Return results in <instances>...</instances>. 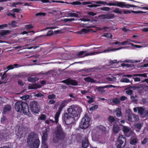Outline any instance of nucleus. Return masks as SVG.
<instances>
[{"mask_svg": "<svg viewBox=\"0 0 148 148\" xmlns=\"http://www.w3.org/2000/svg\"><path fill=\"white\" fill-rule=\"evenodd\" d=\"M27 143L30 148H38L40 141L37 134L34 132H30L28 136Z\"/></svg>", "mask_w": 148, "mask_h": 148, "instance_id": "f257e3e1", "label": "nucleus"}, {"mask_svg": "<svg viewBox=\"0 0 148 148\" xmlns=\"http://www.w3.org/2000/svg\"><path fill=\"white\" fill-rule=\"evenodd\" d=\"M14 108L17 112H23L29 116H30L31 115L29 111L28 105L27 103L22 101L16 102L15 103Z\"/></svg>", "mask_w": 148, "mask_h": 148, "instance_id": "f03ea898", "label": "nucleus"}, {"mask_svg": "<svg viewBox=\"0 0 148 148\" xmlns=\"http://www.w3.org/2000/svg\"><path fill=\"white\" fill-rule=\"evenodd\" d=\"M56 136L53 138V141L55 143H57L60 140H62L64 138L65 134L63 131L60 125H59L56 128L54 132Z\"/></svg>", "mask_w": 148, "mask_h": 148, "instance_id": "7ed1b4c3", "label": "nucleus"}, {"mask_svg": "<svg viewBox=\"0 0 148 148\" xmlns=\"http://www.w3.org/2000/svg\"><path fill=\"white\" fill-rule=\"evenodd\" d=\"M125 117L127 120L130 122L138 121L139 120L138 116L133 113L130 110L126 111Z\"/></svg>", "mask_w": 148, "mask_h": 148, "instance_id": "20e7f679", "label": "nucleus"}, {"mask_svg": "<svg viewBox=\"0 0 148 148\" xmlns=\"http://www.w3.org/2000/svg\"><path fill=\"white\" fill-rule=\"evenodd\" d=\"M90 118L89 117L87 114H85L79 123V127L82 129L88 128L90 125Z\"/></svg>", "mask_w": 148, "mask_h": 148, "instance_id": "39448f33", "label": "nucleus"}, {"mask_svg": "<svg viewBox=\"0 0 148 148\" xmlns=\"http://www.w3.org/2000/svg\"><path fill=\"white\" fill-rule=\"evenodd\" d=\"M67 111L68 113L71 115L73 117L78 119L80 116V113L78 110V108L74 106H70L68 109Z\"/></svg>", "mask_w": 148, "mask_h": 148, "instance_id": "423d86ee", "label": "nucleus"}, {"mask_svg": "<svg viewBox=\"0 0 148 148\" xmlns=\"http://www.w3.org/2000/svg\"><path fill=\"white\" fill-rule=\"evenodd\" d=\"M30 110L33 113H38L40 111V107L37 102L35 101H31L29 105Z\"/></svg>", "mask_w": 148, "mask_h": 148, "instance_id": "0eeeda50", "label": "nucleus"}, {"mask_svg": "<svg viewBox=\"0 0 148 148\" xmlns=\"http://www.w3.org/2000/svg\"><path fill=\"white\" fill-rule=\"evenodd\" d=\"M135 112H138V114L141 117H144L147 116L148 115V110L145 112V110L143 107H135L133 109Z\"/></svg>", "mask_w": 148, "mask_h": 148, "instance_id": "6e6552de", "label": "nucleus"}, {"mask_svg": "<svg viewBox=\"0 0 148 148\" xmlns=\"http://www.w3.org/2000/svg\"><path fill=\"white\" fill-rule=\"evenodd\" d=\"M63 118L64 119L65 123L66 125H70L73 123L75 121V119L74 117H72L67 113H65Z\"/></svg>", "mask_w": 148, "mask_h": 148, "instance_id": "1a4fd4ad", "label": "nucleus"}, {"mask_svg": "<svg viewBox=\"0 0 148 148\" xmlns=\"http://www.w3.org/2000/svg\"><path fill=\"white\" fill-rule=\"evenodd\" d=\"M66 102L67 101L66 100H64L61 102V104L56 114L55 115V119L56 123V124L58 122V118L60 114V112L62 111L63 108L65 107L66 105Z\"/></svg>", "mask_w": 148, "mask_h": 148, "instance_id": "9d476101", "label": "nucleus"}, {"mask_svg": "<svg viewBox=\"0 0 148 148\" xmlns=\"http://www.w3.org/2000/svg\"><path fill=\"white\" fill-rule=\"evenodd\" d=\"M126 138L122 135H120L117 139V148H124L125 145L123 144L124 142H126Z\"/></svg>", "mask_w": 148, "mask_h": 148, "instance_id": "9b49d317", "label": "nucleus"}, {"mask_svg": "<svg viewBox=\"0 0 148 148\" xmlns=\"http://www.w3.org/2000/svg\"><path fill=\"white\" fill-rule=\"evenodd\" d=\"M112 87L114 88L115 86L111 85H108L103 87H97L96 88V90L98 93L102 94L104 93L105 92V90L103 89L104 88H111Z\"/></svg>", "mask_w": 148, "mask_h": 148, "instance_id": "f8f14e48", "label": "nucleus"}, {"mask_svg": "<svg viewBox=\"0 0 148 148\" xmlns=\"http://www.w3.org/2000/svg\"><path fill=\"white\" fill-rule=\"evenodd\" d=\"M48 131L46 129L43 132L42 136V145H45L46 144V142L47 140Z\"/></svg>", "mask_w": 148, "mask_h": 148, "instance_id": "ddd939ff", "label": "nucleus"}, {"mask_svg": "<svg viewBox=\"0 0 148 148\" xmlns=\"http://www.w3.org/2000/svg\"><path fill=\"white\" fill-rule=\"evenodd\" d=\"M62 82L68 85L71 84L73 86H76L77 84V82L75 80L70 79H68L66 80H63Z\"/></svg>", "mask_w": 148, "mask_h": 148, "instance_id": "4468645a", "label": "nucleus"}, {"mask_svg": "<svg viewBox=\"0 0 148 148\" xmlns=\"http://www.w3.org/2000/svg\"><path fill=\"white\" fill-rule=\"evenodd\" d=\"M86 52L85 51H82L78 53L77 56L79 58H82L89 56L94 55L95 54V52H92L90 53H86L84 55V53Z\"/></svg>", "mask_w": 148, "mask_h": 148, "instance_id": "2eb2a0df", "label": "nucleus"}, {"mask_svg": "<svg viewBox=\"0 0 148 148\" xmlns=\"http://www.w3.org/2000/svg\"><path fill=\"white\" fill-rule=\"evenodd\" d=\"M130 7L140 8V7L136 6L133 5H131L129 4H127L125 2H122L121 8H130Z\"/></svg>", "mask_w": 148, "mask_h": 148, "instance_id": "dca6fc26", "label": "nucleus"}, {"mask_svg": "<svg viewBox=\"0 0 148 148\" xmlns=\"http://www.w3.org/2000/svg\"><path fill=\"white\" fill-rule=\"evenodd\" d=\"M108 120V124L110 126H112L114 123H115L116 119L114 117L110 115L109 116Z\"/></svg>", "mask_w": 148, "mask_h": 148, "instance_id": "f3484780", "label": "nucleus"}, {"mask_svg": "<svg viewBox=\"0 0 148 148\" xmlns=\"http://www.w3.org/2000/svg\"><path fill=\"white\" fill-rule=\"evenodd\" d=\"M89 144V142L88 138L86 137L82 141V148H86L88 146Z\"/></svg>", "mask_w": 148, "mask_h": 148, "instance_id": "a211bd4d", "label": "nucleus"}, {"mask_svg": "<svg viewBox=\"0 0 148 148\" xmlns=\"http://www.w3.org/2000/svg\"><path fill=\"white\" fill-rule=\"evenodd\" d=\"M120 128L118 124L115 123L114 124L112 128V131L114 134H116L119 133L120 130Z\"/></svg>", "mask_w": 148, "mask_h": 148, "instance_id": "6ab92c4d", "label": "nucleus"}, {"mask_svg": "<svg viewBox=\"0 0 148 148\" xmlns=\"http://www.w3.org/2000/svg\"><path fill=\"white\" fill-rule=\"evenodd\" d=\"M122 2H119L118 1H115L113 3H109L108 4V5L110 6H117L120 8H121V4Z\"/></svg>", "mask_w": 148, "mask_h": 148, "instance_id": "aec40b11", "label": "nucleus"}, {"mask_svg": "<svg viewBox=\"0 0 148 148\" xmlns=\"http://www.w3.org/2000/svg\"><path fill=\"white\" fill-rule=\"evenodd\" d=\"M41 87V86L40 84L38 83H35L32 84L30 86H29L28 88L29 89H33L40 88Z\"/></svg>", "mask_w": 148, "mask_h": 148, "instance_id": "412c9836", "label": "nucleus"}, {"mask_svg": "<svg viewBox=\"0 0 148 148\" xmlns=\"http://www.w3.org/2000/svg\"><path fill=\"white\" fill-rule=\"evenodd\" d=\"M123 12L124 14H130L131 13H133L136 14L143 13V12L141 11H134V10H131L130 11L129 10H124L123 11Z\"/></svg>", "mask_w": 148, "mask_h": 148, "instance_id": "4be33fe9", "label": "nucleus"}, {"mask_svg": "<svg viewBox=\"0 0 148 148\" xmlns=\"http://www.w3.org/2000/svg\"><path fill=\"white\" fill-rule=\"evenodd\" d=\"M11 109V106L9 105L5 106L3 108V112L4 114H6L7 112H9Z\"/></svg>", "mask_w": 148, "mask_h": 148, "instance_id": "5701e85b", "label": "nucleus"}, {"mask_svg": "<svg viewBox=\"0 0 148 148\" xmlns=\"http://www.w3.org/2000/svg\"><path fill=\"white\" fill-rule=\"evenodd\" d=\"M104 19H110L113 18L114 16V15L111 14H107L102 15Z\"/></svg>", "mask_w": 148, "mask_h": 148, "instance_id": "b1692460", "label": "nucleus"}, {"mask_svg": "<svg viewBox=\"0 0 148 148\" xmlns=\"http://www.w3.org/2000/svg\"><path fill=\"white\" fill-rule=\"evenodd\" d=\"M95 68V67L91 68L89 69L85 68L82 69V71H84L86 73H88L94 71V69Z\"/></svg>", "mask_w": 148, "mask_h": 148, "instance_id": "393cba45", "label": "nucleus"}, {"mask_svg": "<svg viewBox=\"0 0 148 148\" xmlns=\"http://www.w3.org/2000/svg\"><path fill=\"white\" fill-rule=\"evenodd\" d=\"M99 130L102 133L106 134V128L103 125L99 126L98 127Z\"/></svg>", "mask_w": 148, "mask_h": 148, "instance_id": "a878e982", "label": "nucleus"}, {"mask_svg": "<svg viewBox=\"0 0 148 148\" xmlns=\"http://www.w3.org/2000/svg\"><path fill=\"white\" fill-rule=\"evenodd\" d=\"M122 130L125 134L126 133L129 132L130 130V128L127 126H123L122 128Z\"/></svg>", "mask_w": 148, "mask_h": 148, "instance_id": "bb28decb", "label": "nucleus"}, {"mask_svg": "<svg viewBox=\"0 0 148 148\" xmlns=\"http://www.w3.org/2000/svg\"><path fill=\"white\" fill-rule=\"evenodd\" d=\"M38 79V78L37 77H29L27 78L28 81L29 82H34Z\"/></svg>", "mask_w": 148, "mask_h": 148, "instance_id": "cd10ccee", "label": "nucleus"}, {"mask_svg": "<svg viewBox=\"0 0 148 148\" xmlns=\"http://www.w3.org/2000/svg\"><path fill=\"white\" fill-rule=\"evenodd\" d=\"M140 60H125L123 61L124 62H126V63H138L140 62Z\"/></svg>", "mask_w": 148, "mask_h": 148, "instance_id": "c85d7f7f", "label": "nucleus"}, {"mask_svg": "<svg viewBox=\"0 0 148 148\" xmlns=\"http://www.w3.org/2000/svg\"><path fill=\"white\" fill-rule=\"evenodd\" d=\"M18 65V64H14L13 65H10L8 66L7 67V68L8 69L7 70L8 71L9 70L12 69H14L15 68V67H17Z\"/></svg>", "mask_w": 148, "mask_h": 148, "instance_id": "c756f323", "label": "nucleus"}, {"mask_svg": "<svg viewBox=\"0 0 148 148\" xmlns=\"http://www.w3.org/2000/svg\"><path fill=\"white\" fill-rule=\"evenodd\" d=\"M117 116L119 117L122 116V113L121 110L119 108H117L115 111Z\"/></svg>", "mask_w": 148, "mask_h": 148, "instance_id": "7c9ffc66", "label": "nucleus"}, {"mask_svg": "<svg viewBox=\"0 0 148 148\" xmlns=\"http://www.w3.org/2000/svg\"><path fill=\"white\" fill-rule=\"evenodd\" d=\"M89 32V31L88 29L86 28H83L80 31L77 32V33L78 34H82L83 32L84 33H87Z\"/></svg>", "mask_w": 148, "mask_h": 148, "instance_id": "2f4dec72", "label": "nucleus"}, {"mask_svg": "<svg viewBox=\"0 0 148 148\" xmlns=\"http://www.w3.org/2000/svg\"><path fill=\"white\" fill-rule=\"evenodd\" d=\"M110 27L107 26H105L104 27L101 28L100 27H97L96 30H97L101 31L102 30H104L105 32H107V30L106 29H109Z\"/></svg>", "mask_w": 148, "mask_h": 148, "instance_id": "473e14b6", "label": "nucleus"}, {"mask_svg": "<svg viewBox=\"0 0 148 148\" xmlns=\"http://www.w3.org/2000/svg\"><path fill=\"white\" fill-rule=\"evenodd\" d=\"M124 48V47H120V48H117L111 49L110 48H108V49H106L105 50V51L109 52V51H111L118 50H120Z\"/></svg>", "mask_w": 148, "mask_h": 148, "instance_id": "72a5a7b5", "label": "nucleus"}, {"mask_svg": "<svg viewBox=\"0 0 148 148\" xmlns=\"http://www.w3.org/2000/svg\"><path fill=\"white\" fill-rule=\"evenodd\" d=\"M84 79L85 81L88 82H90L93 83L95 82V80L92 78L90 77H88L84 78Z\"/></svg>", "mask_w": 148, "mask_h": 148, "instance_id": "f704fd0d", "label": "nucleus"}, {"mask_svg": "<svg viewBox=\"0 0 148 148\" xmlns=\"http://www.w3.org/2000/svg\"><path fill=\"white\" fill-rule=\"evenodd\" d=\"M95 3L98 4H101L103 5H108V4L109 3H107L106 2L101 1H95Z\"/></svg>", "mask_w": 148, "mask_h": 148, "instance_id": "c9c22d12", "label": "nucleus"}, {"mask_svg": "<svg viewBox=\"0 0 148 148\" xmlns=\"http://www.w3.org/2000/svg\"><path fill=\"white\" fill-rule=\"evenodd\" d=\"M112 102L115 104H119L120 103V100L118 98H115L112 99Z\"/></svg>", "mask_w": 148, "mask_h": 148, "instance_id": "e433bc0d", "label": "nucleus"}, {"mask_svg": "<svg viewBox=\"0 0 148 148\" xmlns=\"http://www.w3.org/2000/svg\"><path fill=\"white\" fill-rule=\"evenodd\" d=\"M113 12L119 14H121L122 13V11L121 10V9L119 8H116L113 11Z\"/></svg>", "mask_w": 148, "mask_h": 148, "instance_id": "4c0bfd02", "label": "nucleus"}, {"mask_svg": "<svg viewBox=\"0 0 148 148\" xmlns=\"http://www.w3.org/2000/svg\"><path fill=\"white\" fill-rule=\"evenodd\" d=\"M143 125L140 123L138 122L136 123L135 125L136 128L140 130L142 127Z\"/></svg>", "mask_w": 148, "mask_h": 148, "instance_id": "58836bf2", "label": "nucleus"}, {"mask_svg": "<svg viewBox=\"0 0 148 148\" xmlns=\"http://www.w3.org/2000/svg\"><path fill=\"white\" fill-rule=\"evenodd\" d=\"M137 143V140L136 138H133L131 140L130 143L132 145H136Z\"/></svg>", "mask_w": 148, "mask_h": 148, "instance_id": "ea45409f", "label": "nucleus"}, {"mask_svg": "<svg viewBox=\"0 0 148 148\" xmlns=\"http://www.w3.org/2000/svg\"><path fill=\"white\" fill-rule=\"evenodd\" d=\"M102 36L106 37V38H110L111 39H112V36L111 34L109 33H106L104 34Z\"/></svg>", "mask_w": 148, "mask_h": 148, "instance_id": "a19ab883", "label": "nucleus"}, {"mask_svg": "<svg viewBox=\"0 0 148 148\" xmlns=\"http://www.w3.org/2000/svg\"><path fill=\"white\" fill-rule=\"evenodd\" d=\"M68 16L69 17H77L78 16V14L75 13H69L68 14Z\"/></svg>", "mask_w": 148, "mask_h": 148, "instance_id": "79ce46f5", "label": "nucleus"}, {"mask_svg": "<svg viewBox=\"0 0 148 148\" xmlns=\"http://www.w3.org/2000/svg\"><path fill=\"white\" fill-rule=\"evenodd\" d=\"M120 82H122L129 83L130 82V81L128 78H122L121 79Z\"/></svg>", "mask_w": 148, "mask_h": 148, "instance_id": "37998d69", "label": "nucleus"}, {"mask_svg": "<svg viewBox=\"0 0 148 148\" xmlns=\"http://www.w3.org/2000/svg\"><path fill=\"white\" fill-rule=\"evenodd\" d=\"M128 40L127 41H125L122 42L121 43V44L122 45H127L128 42H130V41L133 42H135L134 41V40H131L130 39H128Z\"/></svg>", "mask_w": 148, "mask_h": 148, "instance_id": "c03bdc74", "label": "nucleus"}, {"mask_svg": "<svg viewBox=\"0 0 148 148\" xmlns=\"http://www.w3.org/2000/svg\"><path fill=\"white\" fill-rule=\"evenodd\" d=\"M21 98L23 100H27L29 99V96L28 95H24L21 97Z\"/></svg>", "mask_w": 148, "mask_h": 148, "instance_id": "a18cd8bd", "label": "nucleus"}, {"mask_svg": "<svg viewBox=\"0 0 148 148\" xmlns=\"http://www.w3.org/2000/svg\"><path fill=\"white\" fill-rule=\"evenodd\" d=\"M46 15V14L44 12H39L36 14V16H42L44 17Z\"/></svg>", "mask_w": 148, "mask_h": 148, "instance_id": "49530a36", "label": "nucleus"}, {"mask_svg": "<svg viewBox=\"0 0 148 148\" xmlns=\"http://www.w3.org/2000/svg\"><path fill=\"white\" fill-rule=\"evenodd\" d=\"M56 97V95L53 94L49 95H48L47 98L49 99H54Z\"/></svg>", "mask_w": 148, "mask_h": 148, "instance_id": "de8ad7c7", "label": "nucleus"}, {"mask_svg": "<svg viewBox=\"0 0 148 148\" xmlns=\"http://www.w3.org/2000/svg\"><path fill=\"white\" fill-rule=\"evenodd\" d=\"M75 19L74 18H65L63 21L65 22H69L72 21H75Z\"/></svg>", "mask_w": 148, "mask_h": 148, "instance_id": "09e8293b", "label": "nucleus"}, {"mask_svg": "<svg viewBox=\"0 0 148 148\" xmlns=\"http://www.w3.org/2000/svg\"><path fill=\"white\" fill-rule=\"evenodd\" d=\"M47 116L44 114H42L39 117L40 120L44 121L46 118Z\"/></svg>", "mask_w": 148, "mask_h": 148, "instance_id": "8fccbe9b", "label": "nucleus"}, {"mask_svg": "<svg viewBox=\"0 0 148 148\" xmlns=\"http://www.w3.org/2000/svg\"><path fill=\"white\" fill-rule=\"evenodd\" d=\"M69 4L73 5H81V2L79 1H74L72 2H71L69 3Z\"/></svg>", "mask_w": 148, "mask_h": 148, "instance_id": "3c124183", "label": "nucleus"}, {"mask_svg": "<svg viewBox=\"0 0 148 148\" xmlns=\"http://www.w3.org/2000/svg\"><path fill=\"white\" fill-rule=\"evenodd\" d=\"M100 9L102 10L109 11L110 10V9L108 7H104L101 8H100Z\"/></svg>", "mask_w": 148, "mask_h": 148, "instance_id": "603ef678", "label": "nucleus"}, {"mask_svg": "<svg viewBox=\"0 0 148 148\" xmlns=\"http://www.w3.org/2000/svg\"><path fill=\"white\" fill-rule=\"evenodd\" d=\"M132 64H125V63H122L121 64V66L122 67H132Z\"/></svg>", "mask_w": 148, "mask_h": 148, "instance_id": "864d4df0", "label": "nucleus"}, {"mask_svg": "<svg viewBox=\"0 0 148 148\" xmlns=\"http://www.w3.org/2000/svg\"><path fill=\"white\" fill-rule=\"evenodd\" d=\"M8 71H6L4 72V73L2 75L1 77V79L2 80H3V79L6 78L7 76L6 74V73Z\"/></svg>", "mask_w": 148, "mask_h": 148, "instance_id": "5fc2aeb1", "label": "nucleus"}, {"mask_svg": "<svg viewBox=\"0 0 148 148\" xmlns=\"http://www.w3.org/2000/svg\"><path fill=\"white\" fill-rule=\"evenodd\" d=\"M101 6V5H100L93 4H92V5H88L87 6L88 7H89L92 8V7H94L100 6Z\"/></svg>", "mask_w": 148, "mask_h": 148, "instance_id": "6e6d98bb", "label": "nucleus"}, {"mask_svg": "<svg viewBox=\"0 0 148 148\" xmlns=\"http://www.w3.org/2000/svg\"><path fill=\"white\" fill-rule=\"evenodd\" d=\"M7 119L6 117L3 116L1 119V122L2 123H4L6 122Z\"/></svg>", "mask_w": 148, "mask_h": 148, "instance_id": "4d7b16f0", "label": "nucleus"}, {"mask_svg": "<svg viewBox=\"0 0 148 148\" xmlns=\"http://www.w3.org/2000/svg\"><path fill=\"white\" fill-rule=\"evenodd\" d=\"M134 76H141L145 77H147V75L145 73L142 74H136V75H134Z\"/></svg>", "mask_w": 148, "mask_h": 148, "instance_id": "13d9d810", "label": "nucleus"}, {"mask_svg": "<svg viewBox=\"0 0 148 148\" xmlns=\"http://www.w3.org/2000/svg\"><path fill=\"white\" fill-rule=\"evenodd\" d=\"M21 10V9L15 8L12 9V11L14 12L19 13L20 12Z\"/></svg>", "mask_w": 148, "mask_h": 148, "instance_id": "bf43d9fd", "label": "nucleus"}, {"mask_svg": "<svg viewBox=\"0 0 148 148\" xmlns=\"http://www.w3.org/2000/svg\"><path fill=\"white\" fill-rule=\"evenodd\" d=\"M126 93L128 95H131L133 94V91L132 90L130 89L126 91Z\"/></svg>", "mask_w": 148, "mask_h": 148, "instance_id": "052dcab7", "label": "nucleus"}, {"mask_svg": "<svg viewBox=\"0 0 148 148\" xmlns=\"http://www.w3.org/2000/svg\"><path fill=\"white\" fill-rule=\"evenodd\" d=\"M136 75V74H134L133 75H123V76L124 77H136V76H135L134 75Z\"/></svg>", "mask_w": 148, "mask_h": 148, "instance_id": "680f3d73", "label": "nucleus"}, {"mask_svg": "<svg viewBox=\"0 0 148 148\" xmlns=\"http://www.w3.org/2000/svg\"><path fill=\"white\" fill-rule=\"evenodd\" d=\"M53 32L52 31H49L47 32L46 36H50L53 35Z\"/></svg>", "mask_w": 148, "mask_h": 148, "instance_id": "e2e57ef3", "label": "nucleus"}, {"mask_svg": "<svg viewBox=\"0 0 148 148\" xmlns=\"http://www.w3.org/2000/svg\"><path fill=\"white\" fill-rule=\"evenodd\" d=\"M143 85L142 84H140L136 86H135V87L136 88L138 89H140V88H143Z\"/></svg>", "mask_w": 148, "mask_h": 148, "instance_id": "0e129e2a", "label": "nucleus"}, {"mask_svg": "<svg viewBox=\"0 0 148 148\" xmlns=\"http://www.w3.org/2000/svg\"><path fill=\"white\" fill-rule=\"evenodd\" d=\"M7 27V25L6 24H4L0 25V29H3L5 27Z\"/></svg>", "mask_w": 148, "mask_h": 148, "instance_id": "69168bd1", "label": "nucleus"}, {"mask_svg": "<svg viewBox=\"0 0 148 148\" xmlns=\"http://www.w3.org/2000/svg\"><path fill=\"white\" fill-rule=\"evenodd\" d=\"M18 84L21 86H24V83L23 81L21 80H19L18 81Z\"/></svg>", "mask_w": 148, "mask_h": 148, "instance_id": "338daca9", "label": "nucleus"}, {"mask_svg": "<svg viewBox=\"0 0 148 148\" xmlns=\"http://www.w3.org/2000/svg\"><path fill=\"white\" fill-rule=\"evenodd\" d=\"M87 14L91 16H94L96 15V14L92 12H88Z\"/></svg>", "mask_w": 148, "mask_h": 148, "instance_id": "774afa93", "label": "nucleus"}]
</instances>
